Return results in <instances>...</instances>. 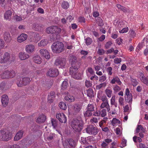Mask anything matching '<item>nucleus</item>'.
<instances>
[{
	"label": "nucleus",
	"instance_id": "1",
	"mask_svg": "<svg viewBox=\"0 0 148 148\" xmlns=\"http://www.w3.org/2000/svg\"><path fill=\"white\" fill-rule=\"evenodd\" d=\"M70 61L71 62V66L70 68L69 72L72 76L73 73H75L78 71L79 67L81 60L79 58L77 59L76 56L71 55Z\"/></svg>",
	"mask_w": 148,
	"mask_h": 148
},
{
	"label": "nucleus",
	"instance_id": "2",
	"mask_svg": "<svg viewBox=\"0 0 148 148\" xmlns=\"http://www.w3.org/2000/svg\"><path fill=\"white\" fill-rule=\"evenodd\" d=\"M53 52L56 54L62 53L64 51V45L62 42L57 41L53 43L51 46Z\"/></svg>",
	"mask_w": 148,
	"mask_h": 148
},
{
	"label": "nucleus",
	"instance_id": "3",
	"mask_svg": "<svg viewBox=\"0 0 148 148\" xmlns=\"http://www.w3.org/2000/svg\"><path fill=\"white\" fill-rule=\"evenodd\" d=\"M71 126L75 131L79 132L83 129L84 123L81 120L74 119L71 122Z\"/></svg>",
	"mask_w": 148,
	"mask_h": 148
},
{
	"label": "nucleus",
	"instance_id": "4",
	"mask_svg": "<svg viewBox=\"0 0 148 148\" xmlns=\"http://www.w3.org/2000/svg\"><path fill=\"white\" fill-rule=\"evenodd\" d=\"M11 138L10 133L6 130H0V140L7 141Z\"/></svg>",
	"mask_w": 148,
	"mask_h": 148
},
{
	"label": "nucleus",
	"instance_id": "5",
	"mask_svg": "<svg viewBox=\"0 0 148 148\" xmlns=\"http://www.w3.org/2000/svg\"><path fill=\"white\" fill-rule=\"evenodd\" d=\"M86 130L87 133L94 135H96L99 132L98 128L95 125H89Z\"/></svg>",
	"mask_w": 148,
	"mask_h": 148
},
{
	"label": "nucleus",
	"instance_id": "6",
	"mask_svg": "<svg viewBox=\"0 0 148 148\" xmlns=\"http://www.w3.org/2000/svg\"><path fill=\"white\" fill-rule=\"evenodd\" d=\"M15 57L12 56L11 58L10 54L7 53H5L2 57L0 59V63H5L10 61H12L14 60Z\"/></svg>",
	"mask_w": 148,
	"mask_h": 148
},
{
	"label": "nucleus",
	"instance_id": "7",
	"mask_svg": "<svg viewBox=\"0 0 148 148\" xmlns=\"http://www.w3.org/2000/svg\"><path fill=\"white\" fill-rule=\"evenodd\" d=\"M15 72L13 70H11L10 71L6 70L1 74V76L3 79L12 78L15 76Z\"/></svg>",
	"mask_w": 148,
	"mask_h": 148
},
{
	"label": "nucleus",
	"instance_id": "8",
	"mask_svg": "<svg viewBox=\"0 0 148 148\" xmlns=\"http://www.w3.org/2000/svg\"><path fill=\"white\" fill-rule=\"evenodd\" d=\"M66 60L65 58H59L56 59L55 62V65L59 68L64 67L66 63Z\"/></svg>",
	"mask_w": 148,
	"mask_h": 148
},
{
	"label": "nucleus",
	"instance_id": "9",
	"mask_svg": "<svg viewBox=\"0 0 148 148\" xmlns=\"http://www.w3.org/2000/svg\"><path fill=\"white\" fill-rule=\"evenodd\" d=\"M125 100L130 104H132V96L130 93V91L128 88H127L125 90Z\"/></svg>",
	"mask_w": 148,
	"mask_h": 148
},
{
	"label": "nucleus",
	"instance_id": "10",
	"mask_svg": "<svg viewBox=\"0 0 148 148\" xmlns=\"http://www.w3.org/2000/svg\"><path fill=\"white\" fill-rule=\"evenodd\" d=\"M82 103H77L73 105L72 108L75 114H77L82 109Z\"/></svg>",
	"mask_w": 148,
	"mask_h": 148
},
{
	"label": "nucleus",
	"instance_id": "11",
	"mask_svg": "<svg viewBox=\"0 0 148 148\" xmlns=\"http://www.w3.org/2000/svg\"><path fill=\"white\" fill-rule=\"evenodd\" d=\"M59 74L58 70L56 69H51L47 73V75L51 77H56Z\"/></svg>",
	"mask_w": 148,
	"mask_h": 148
},
{
	"label": "nucleus",
	"instance_id": "12",
	"mask_svg": "<svg viewBox=\"0 0 148 148\" xmlns=\"http://www.w3.org/2000/svg\"><path fill=\"white\" fill-rule=\"evenodd\" d=\"M56 117L62 123H65L66 122V118L64 114L63 113L57 114Z\"/></svg>",
	"mask_w": 148,
	"mask_h": 148
},
{
	"label": "nucleus",
	"instance_id": "13",
	"mask_svg": "<svg viewBox=\"0 0 148 148\" xmlns=\"http://www.w3.org/2000/svg\"><path fill=\"white\" fill-rule=\"evenodd\" d=\"M40 52L41 56L46 59H48L50 58L49 53L47 50L45 49H40Z\"/></svg>",
	"mask_w": 148,
	"mask_h": 148
},
{
	"label": "nucleus",
	"instance_id": "14",
	"mask_svg": "<svg viewBox=\"0 0 148 148\" xmlns=\"http://www.w3.org/2000/svg\"><path fill=\"white\" fill-rule=\"evenodd\" d=\"M9 99L8 97L6 95H3L2 96L1 102L2 104L4 106H6L8 104Z\"/></svg>",
	"mask_w": 148,
	"mask_h": 148
},
{
	"label": "nucleus",
	"instance_id": "15",
	"mask_svg": "<svg viewBox=\"0 0 148 148\" xmlns=\"http://www.w3.org/2000/svg\"><path fill=\"white\" fill-rule=\"evenodd\" d=\"M27 38V34H22L18 37L17 40L18 42L21 43L26 40Z\"/></svg>",
	"mask_w": 148,
	"mask_h": 148
},
{
	"label": "nucleus",
	"instance_id": "16",
	"mask_svg": "<svg viewBox=\"0 0 148 148\" xmlns=\"http://www.w3.org/2000/svg\"><path fill=\"white\" fill-rule=\"evenodd\" d=\"M35 47L32 45H27L25 47V50L28 53H31L34 51Z\"/></svg>",
	"mask_w": 148,
	"mask_h": 148
},
{
	"label": "nucleus",
	"instance_id": "17",
	"mask_svg": "<svg viewBox=\"0 0 148 148\" xmlns=\"http://www.w3.org/2000/svg\"><path fill=\"white\" fill-rule=\"evenodd\" d=\"M78 83L79 82L73 79H72L70 80V85L72 88L75 89L77 88L79 84Z\"/></svg>",
	"mask_w": 148,
	"mask_h": 148
},
{
	"label": "nucleus",
	"instance_id": "18",
	"mask_svg": "<svg viewBox=\"0 0 148 148\" xmlns=\"http://www.w3.org/2000/svg\"><path fill=\"white\" fill-rule=\"evenodd\" d=\"M140 80L141 81L146 85H148V76L145 77L143 73L140 75Z\"/></svg>",
	"mask_w": 148,
	"mask_h": 148
},
{
	"label": "nucleus",
	"instance_id": "19",
	"mask_svg": "<svg viewBox=\"0 0 148 148\" xmlns=\"http://www.w3.org/2000/svg\"><path fill=\"white\" fill-rule=\"evenodd\" d=\"M46 119V116L44 115L41 114L39 116L36 121L38 123H41L45 122Z\"/></svg>",
	"mask_w": 148,
	"mask_h": 148
},
{
	"label": "nucleus",
	"instance_id": "20",
	"mask_svg": "<svg viewBox=\"0 0 148 148\" xmlns=\"http://www.w3.org/2000/svg\"><path fill=\"white\" fill-rule=\"evenodd\" d=\"M55 97V93L53 91L51 92L48 95V102L52 103L53 101V99Z\"/></svg>",
	"mask_w": 148,
	"mask_h": 148
},
{
	"label": "nucleus",
	"instance_id": "21",
	"mask_svg": "<svg viewBox=\"0 0 148 148\" xmlns=\"http://www.w3.org/2000/svg\"><path fill=\"white\" fill-rule=\"evenodd\" d=\"M19 57L21 60H24L28 58L29 56L24 52H20L19 53Z\"/></svg>",
	"mask_w": 148,
	"mask_h": 148
},
{
	"label": "nucleus",
	"instance_id": "22",
	"mask_svg": "<svg viewBox=\"0 0 148 148\" xmlns=\"http://www.w3.org/2000/svg\"><path fill=\"white\" fill-rule=\"evenodd\" d=\"M145 128H144L141 125H138L136 130V133H138L140 132L145 133L146 131Z\"/></svg>",
	"mask_w": 148,
	"mask_h": 148
},
{
	"label": "nucleus",
	"instance_id": "23",
	"mask_svg": "<svg viewBox=\"0 0 148 148\" xmlns=\"http://www.w3.org/2000/svg\"><path fill=\"white\" fill-rule=\"evenodd\" d=\"M23 81V84H19L20 86L21 85L26 86L31 81L30 78L29 77H24L22 79Z\"/></svg>",
	"mask_w": 148,
	"mask_h": 148
},
{
	"label": "nucleus",
	"instance_id": "24",
	"mask_svg": "<svg viewBox=\"0 0 148 148\" xmlns=\"http://www.w3.org/2000/svg\"><path fill=\"white\" fill-rule=\"evenodd\" d=\"M56 26H52L47 27L46 30L47 33L48 34H53L54 33Z\"/></svg>",
	"mask_w": 148,
	"mask_h": 148
},
{
	"label": "nucleus",
	"instance_id": "25",
	"mask_svg": "<svg viewBox=\"0 0 148 148\" xmlns=\"http://www.w3.org/2000/svg\"><path fill=\"white\" fill-rule=\"evenodd\" d=\"M4 37L5 40L7 42H9L11 39L10 34L8 32H6L5 33L4 35Z\"/></svg>",
	"mask_w": 148,
	"mask_h": 148
},
{
	"label": "nucleus",
	"instance_id": "26",
	"mask_svg": "<svg viewBox=\"0 0 148 148\" xmlns=\"http://www.w3.org/2000/svg\"><path fill=\"white\" fill-rule=\"evenodd\" d=\"M23 134V132L21 131H19L14 137V140L16 141L19 140L22 137Z\"/></svg>",
	"mask_w": 148,
	"mask_h": 148
},
{
	"label": "nucleus",
	"instance_id": "27",
	"mask_svg": "<svg viewBox=\"0 0 148 148\" xmlns=\"http://www.w3.org/2000/svg\"><path fill=\"white\" fill-rule=\"evenodd\" d=\"M12 12L11 10L7 11L4 15V17L6 20H10L12 15Z\"/></svg>",
	"mask_w": 148,
	"mask_h": 148
},
{
	"label": "nucleus",
	"instance_id": "28",
	"mask_svg": "<svg viewBox=\"0 0 148 148\" xmlns=\"http://www.w3.org/2000/svg\"><path fill=\"white\" fill-rule=\"evenodd\" d=\"M73 75L72 76V77L77 79H81V74L78 72H77L75 73L72 74Z\"/></svg>",
	"mask_w": 148,
	"mask_h": 148
},
{
	"label": "nucleus",
	"instance_id": "29",
	"mask_svg": "<svg viewBox=\"0 0 148 148\" xmlns=\"http://www.w3.org/2000/svg\"><path fill=\"white\" fill-rule=\"evenodd\" d=\"M48 43V41L47 39H43L41 40L40 42L38 43V45L40 47H43L46 45Z\"/></svg>",
	"mask_w": 148,
	"mask_h": 148
},
{
	"label": "nucleus",
	"instance_id": "30",
	"mask_svg": "<svg viewBox=\"0 0 148 148\" xmlns=\"http://www.w3.org/2000/svg\"><path fill=\"white\" fill-rule=\"evenodd\" d=\"M33 60L35 63L38 64H40L41 63V59L39 56H34L33 58Z\"/></svg>",
	"mask_w": 148,
	"mask_h": 148
},
{
	"label": "nucleus",
	"instance_id": "31",
	"mask_svg": "<svg viewBox=\"0 0 148 148\" xmlns=\"http://www.w3.org/2000/svg\"><path fill=\"white\" fill-rule=\"evenodd\" d=\"M64 99L70 102H73L75 100V97L70 95L65 96Z\"/></svg>",
	"mask_w": 148,
	"mask_h": 148
},
{
	"label": "nucleus",
	"instance_id": "32",
	"mask_svg": "<svg viewBox=\"0 0 148 148\" xmlns=\"http://www.w3.org/2000/svg\"><path fill=\"white\" fill-rule=\"evenodd\" d=\"M116 6L118 8L123 11L124 13H126L128 11V10L127 8L119 4H117Z\"/></svg>",
	"mask_w": 148,
	"mask_h": 148
},
{
	"label": "nucleus",
	"instance_id": "33",
	"mask_svg": "<svg viewBox=\"0 0 148 148\" xmlns=\"http://www.w3.org/2000/svg\"><path fill=\"white\" fill-rule=\"evenodd\" d=\"M87 96L92 98L94 96V91L91 88H89L87 90Z\"/></svg>",
	"mask_w": 148,
	"mask_h": 148
},
{
	"label": "nucleus",
	"instance_id": "34",
	"mask_svg": "<svg viewBox=\"0 0 148 148\" xmlns=\"http://www.w3.org/2000/svg\"><path fill=\"white\" fill-rule=\"evenodd\" d=\"M59 106L61 109L65 110L66 109V106L64 102H61L59 104Z\"/></svg>",
	"mask_w": 148,
	"mask_h": 148
},
{
	"label": "nucleus",
	"instance_id": "35",
	"mask_svg": "<svg viewBox=\"0 0 148 148\" xmlns=\"http://www.w3.org/2000/svg\"><path fill=\"white\" fill-rule=\"evenodd\" d=\"M105 92L108 97L110 98L112 96V90L106 89L105 90Z\"/></svg>",
	"mask_w": 148,
	"mask_h": 148
},
{
	"label": "nucleus",
	"instance_id": "36",
	"mask_svg": "<svg viewBox=\"0 0 148 148\" xmlns=\"http://www.w3.org/2000/svg\"><path fill=\"white\" fill-rule=\"evenodd\" d=\"M68 85V83L66 80H64L62 82V89L64 90L65 89Z\"/></svg>",
	"mask_w": 148,
	"mask_h": 148
},
{
	"label": "nucleus",
	"instance_id": "37",
	"mask_svg": "<svg viewBox=\"0 0 148 148\" xmlns=\"http://www.w3.org/2000/svg\"><path fill=\"white\" fill-rule=\"evenodd\" d=\"M62 6L64 9H67L69 7V4L67 2L64 1L62 3Z\"/></svg>",
	"mask_w": 148,
	"mask_h": 148
},
{
	"label": "nucleus",
	"instance_id": "38",
	"mask_svg": "<svg viewBox=\"0 0 148 148\" xmlns=\"http://www.w3.org/2000/svg\"><path fill=\"white\" fill-rule=\"evenodd\" d=\"M22 82V79H21V78H19L17 79L16 81V83L18 86L21 87L23 86H24V85H21V86H20V85H19V84H23V82Z\"/></svg>",
	"mask_w": 148,
	"mask_h": 148
},
{
	"label": "nucleus",
	"instance_id": "39",
	"mask_svg": "<svg viewBox=\"0 0 148 148\" xmlns=\"http://www.w3.org/2000/svg\"><path fill=\"white\" fill-rule=\"evenodd\" d=\"M87 110L92 112L94 110L95 107L94 105L91 104H88L87 106Z\"/></svg>",
	"mask_w": 148,
	"mask_h": 148
},
{
	"label": "nucleus",
	"instance_id": "40",
	"mask_svg": "<svg viewBox=\"0 0 148 148\" xmlns=\"http://www.w3.org/2000/svg\"><path fill=\"white\" fill-rule=\"evenodd\" d=\"M5 86V83L4 82H2L0 84V89L3 91H5L6 89Z\"/></svg>",
	"mask_w": 148,
	"mask_h": 148
},
{
	"label": "nucleus",
	"instance_id": "41",
	"mask_svg": "<svg viewBox=\"0 0 148 148\" xmlns=\"http://www.w3.org/2000/svg\"><path fill=\"white\" fill-rule=\"evenodd\" d=\"M33 27L36 30L38 31L41 29V26L38 24L34 23Z\"/></svg>",
	"mask_w": 148,
	"mask_h": 148
},
{
	"label": "nucleus",
	"instance_id": "42",
	"mask_svg": "<svg viewBox=\"0 0 148 148\" xmlns=\"http://www.w3.org/2000/svg\"><path fill=\"white\" fill-rule=\"evenodd\" d=\"M112 124L117 123L118 124H121V121L118 119H117L116 118H114L112 121Z\"/></svg>",
	"mask_w": 148,
	"mask_h": 148
},
{
	"label": "nucleus",
	"instance_id": "43",
	"mask_svg": "<svg viewBox=\"0 0 148 148\" xmlns=\"http://www.w3.org/2000/svg\"><path fill=\"white\" fill-rule=\"evenodd\" d=\"M101 115V116L104 117L106 114V109H102L100 110Z\"/></svg>",
	"mask_w": 148,
	"mask_h": 148
},
{
	"label": "nucleus",
	"instance_id": "44",
	"mask_svg": "<svg viewBox=\"0 0 148 148\" xmlns=\"http://www.w3.org/2000/svg\"><path fill=\"white\" fill-rule=\"evenodd\" d=\"M51 122L53 128H56L57 125V121L54 119H52L51 120Z\"/></svg>",
	"mask_w": 148,
	"mask_h": 148
},
{
	"label": "nucleus",
	"instance_id": "45",
	"mask_svg": "<svg viewBox=\"0 0 148 148\" xmlns=\"http://www.w3.org/2000/svg\"><path fill=\"white\" fill-rule=\"evenodd\" d=\"M132 84L133 86H136L138 84V82L136 79L131 78V79Z\"/></svg>",
	"mask_w": 148,
	"mask_h": 148
},
{
	"label": "nucleus",
	"instance_id": "46",
	"mask_svg": "<svg viewBox=\"0 0 148 148\" xmlns=\"http://www.w3.org/2000/svg\"><path fill=\"white\" fill-rule=\"evenodd\" d=\"M106 86V83H101L99 85L97 86L96 88L98 89H100L102 87H105Z\"/></svg>",
	"mask_w": 148,
	"mask_h": 148
},
{
	"label": "nucleus",
	"instance_id": "47",
	"mask_svg": "<svg viewBox=\"0 0 148 148\" xmlns=\"http://www.w3.org/2000/svg\"><path fill=\"white\" fill-rule=\"evenodd\" d=\"M92 42V39L90 38H87L86 39V43L87 45H90Z\"/></svg>",
	"mask_w": 148,
	"mask_h": 148
},
{
	"label": "nucleus",
	"instance_id": "48",
	"mask_svg": "<svg viewBox=\"0 0 148 148\" xmlns=\"http://www.w3.org/2000/svg\"><path fill=\"white\" fill-rule=\"evenodd\" d=\"M91 112V111L87 110L85 113L84 114L85 116L88 117L91 116L92 113Z\"/></svg>",
	"mask_w": 148,
	"mask_h": 148
},
{
	"label": "nucleus",
	"instance_id": "49",
	"mask_svg": "<svg viewBox=\"0 0 148 148\" xmlns=\"http://www.w3.org/2000/svg\"><path fill=\"white\" fill-rule=\"evenodd\" d=\"M98 25L99 26H102L103 25V21L100 18H98Z\"/></svg>",
	"mask_w": 148,
	"mask_h": 148
},
{
	"label": "nucleus",
	"instance_id": "50",
	"mask_svg": "<svg viewBox=\"0 0 148 148\" xmlns=\"http://www.w3.org/2000/svg\"><path fill=\"white\" fill-rule=\"evenodd\" d=\"M112 67H109L107 68V72L108 75H111L112 74Z\"/></svg>",
	"mask_w": 148,
	"mask_h": 148
},
{
	"label": "nucleus",
	"instance_id": "51",
	"mask_svg": "<svg viewBox=\"0 0 148 148\" xmlns=\"http://www.w3.org/2000/svg\"><path fill=\"white\" fill-rule=\"evenodd\" d=\"M126 140L124 139H123L120 147L121 148H123L126 146Z\"/></svg>",
	"mask_w": 148,
	"mask_h": 148
},
{
	"label": "nucleus",
	"instance_id": "52",
	"mask_svg": "<svg viewBox=\"0 0 148 148\" xmlns=\"http://www.w3.org/2000/svg\"><path fill=\"white\" fill-rule=\"evenodd\" d=\"M97 53L100 55H102L104 54L105 51L102 49H99L97 52Z\"/></svg>",
	"mask_w": 148,
	"mask_h": 148
},
{
	"label": "nucleus",
	"instance_id": "53",
	"mask_svg": "<svg viewBox=\"0 0 148 148\" xmlns=\"http://www.w3.org/2000/svg\"><path fill=\"white\" fill-rule=\"evenodd\" d=\"M121 58H115L114 60V62L116 64H118L121 62Z\"/></svg>",
	"mask_w": 148,
	"mask_h": 148
},
{
	"label": "nucleus",
	"instance_id": "54",
	"mask_svg": "<svg viewBox=\"0 0 148 148\" xmlns=\"http://www.w3.org/2000/svg\"><path fill=\"white\" fill-rule=\"evenodd\" d=\"M112 44V43L111 41L107 42L105 45V48L107 49L109 48Z\"/></svg>",
	"mask_w": 148,
	"mask_h": 148
},
{
	"label": "nucleus",
	"instance_id": "55",
	"mask_svg": "<svg viewBox=\"0 0 148 148\" xmlns=\"http://www.w3.org/2000/svg\"><path fill=\"white\" fill-rule=\"evenodd\" d=\"M85 86L87 87H90L92 86V84L89 81L86 80L85 82Z\"/></svg>",
	"mask_w": 148,
	"mask_h": 148
},
{
	"label": "nucleus",
	"instance_id": "56",
	"mask_svg": "<svg viewBox=\"0 0 148 148\" xmlns=\"http://www.w3.org/2000/svg\"><path fill=\"white\" fill-rule=\"evenodd\" d=\"M56 28H55V32L54 33H59L61 32V29L58 26H56Z\"/></svg>",
	"mask_w": 148,
	"mask_h": 148
},
{
	"label": "nucleus",
	"instance_id": "57",
	"mask_svg": "<svg viewBox=\"0 0 148 148\" xmlns=\"http://www.w3.org/2000/svg\"><path fill=\"white\" fill-rule=\"evenodd\" d=\"M106 79V77L105 76H102L100 77L99 79V81L101 82H102L105 81Z\"/></svg>",
	"mask_w": 148,
	"mask_h": 148
},
{
	"label": "nucleus",
	"instance_id": "58",
	"mask_svg": "<svg viewBox=\"0 0 148 148\" xmlns=\"http://www.w3.org/2000/svg\"><path fill=\"white\" fill-rule=\"evenodd\" d=\"M4 41L0 39V49H2L4 47Z\"/></svg>",
	"mask_w": 148,
	"mask_h": 148
},
{
	"label": "nucleus",
	"instance_id": "59",
	"mask_svg": "<svg viewBox=\"0 0 148 148\" xmlns=\"http://www.w3.org/2000/svg\"><path fill=\"white\" fill-rule=\"evenodd\" d=\"M123 100L124 99L122 97H119V104L121 105H124Z\"/></svg>",
	"mask_w": 148,
	"mask_h": 148
},
{
	"label": "nucleus",
	"instance_id": "60",
	"mask_svg": "<svg viewBox=\"0 0 148 148\" xmlns=\"http://www.w3.org/2000/svg\"><path fill=\"white\" fill-rule=\"evenodd\" d=\"M129 33L130 36L132 37H134L135 35V33L134 31L131 30L130 31Z\"/></svg>",
	"mask_w": 148,
	"mask_h": 148
},
{
	"label": "nucleus",
	"instance_id": "61",
	"mask_svg": "<svg viewBox=\"0 0 148 148\" xmlns=\"http://www.w3.org/2000/svg\"><path fill=\"white\" fill-rule=\"evenodd\" d=\"M102 100L103 101V103H107L108 102V99L106 96H103L102 97Z\"/></svg>",
	"mask_w": 148,
	"mask_h": 148
},
{
	"label": "nucleus",
	"instance_id": "62",
	"mask_svg": "<svg viewBox=\"0 0 148 148\" xmlns=\"http://www.w3.org/2000/svg\"><path fill=\"white\" fill-rule=\"evenodd\" d=\"M108 104V102L107 103H102L101 106V109H104V107H106L107 105Z\"/></svg>",
	"mask_w": 148,
	"mask_h": 148
},
{
	"label": "nucleus",
	"instance_id": "63",
	"mask_svg": "<svg viewBox=\"0 0 148 148\" xmlns=\"http://www.w3.org/2000/svg\"><path fill=\"white\" fill-rule=\"evenodd\" d=\"M115 95H114L112 96L111 99V105H112L115 103Z\"/></svg>",
	"mask_w": 148,
	"mask_h": 148
},
{
	"label": "nucleus",
	"instance_id": "64",
	"mask_svg": "<svg viewBox=\"0 0 148 148\" xmlns=\"http://www.w3.org/2000/svg\"><path fill=\"white\" fill-rule=\"evenodd\" d=\"M14 19L16 20L17 21H21L22 20L21 18L18 16H15L14 17Z\"/></svg>",
	"mask_w": 148,
	"mask_h": 148
}]
</instances>
